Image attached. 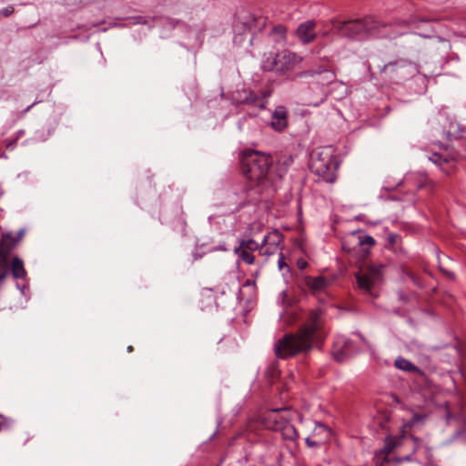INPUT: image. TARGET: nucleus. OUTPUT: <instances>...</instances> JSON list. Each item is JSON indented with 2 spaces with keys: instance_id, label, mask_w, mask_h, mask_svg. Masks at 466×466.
<instances>
[{
  "instance_id": "obj_45",
  "label": "nucleus",
  "mask_w": 466,
  "mask_h": 466,
  "mask_svg": "<svg viewBox=\"0 0 466 466\" xmlns=\"http://www.w3.org/2000/svg\"><path fill=\"white\" fill-rule=\"evenodd\" d=\"M451 416H452V415H451V412L450 410H448V412H447V417H448V419L451 418Z\"/></svg>"
},
{
  "instance_id": "obj_48",
  "label": "nucleus",
  "mask_w": 466,
  "mask_h": 466,
  "mask_svg": "<svg viewBox=\"0 0 466 466\" xmlns=\"http://www.w3.org/2000/svg\"><path fill=\"white\" fill-rule=\"evenodd\" d=\"M306 266V262L300 263L299 267L304 268Z\"/></svg>"
},
{
  "instance_id": "obj_9",
  "label": "nucleus",
  "mask_w": 466,
  "mask_h": 466,
  "mask_svg": "<svg viewBox=\"0 0 466 466\" xmlns=\"http://www.w3.org/2000/svg\"><path fill=\"white\" fill-rule=\"evenodd\" d=\"M283 411H286V409L271 410L267 416L268 427L272 431H279L283 439L295 441L299 439V433Z\"/></svg>"
},
{
  "instance_id": "obj_19",
  "label": "nucleus",
  "mask_w": 466,
  "mask_h": 466,
  "mask_svg": "<svg viewBox=\"0 0 466 466\" xmlns=\"http://www.w3.org/2000/svg\"><path fill=\"white\" fill-rule=\"evenodd\" d=\"M297 35L304 44H309L315 38V22L308 20L300 24L297 28Z\"/></svg>"
},
{
  "instance_id": "obj_23",
  "label": "nucleus",
  "mask_w": 466,
  "mask_h": 466,
  "mask_svg": "<svg viewBox=\"0 0 466 466\" xmlns=\"http://www.w3.org/2000/svg\"><path fill=\"white\" fill-rule=\"evenodd\" d=\"M11 273L16 279H24L26 277V271L24 268V263L18 257L13 258L11 264Z\"/></svg>"
},
{
  "instance_id": "obj_35",
  "label": "nucleus",
  "mask_w": 466,
  "mask_h": 466,
  "mask_svg": "<svg viewBox=\"0 0 466 466\" xmlns=\"http://www.w3.org/2000/svg\"><path fill=\"white\" fill-rule=\"evenodd\" d=\"M314 431H319V432L326 431V432L329 433V428L325 424H323L321 422H317L316 426H315V429H314Z\"/></svg>"
},
{
  "instance_id": "obj_41",
  "label": "nucleus",
  "mask_w": 466,
  "mask_h": 466,
  "mask_svg": "<svg viewBox=\"0 0 466 466\" xmlns=\"http://www.w3.org/2000/svg\"><path fill=\"white\" fill-rule=\"evenodd\" d=\"M308 106H317L319 105V102H309L307 104Z\"/></svg>"
},
{
  "instance_id": "obj_27",
  "label": "nucleus",
  "mask_w": 466,
  "mask_h": 466,
  "mask_svg": "<svg viewBox=\"0 0 466 466\" xmlns=\"http://www.w3.org/2000/svg\"><path fill=\"white\" fill-rule=\"evenodd\" d=\"M267 125L279 132L287 127L288 122L287 118H270V120L267 122Z\"/></svg>"
},
{
  "instance_id": "obj_15",
  "label": "nucleus",
  "mask_w": 466,
  "mask_h": 466,
  "mask_svg": "<svg viewBox=\"0 0 466 466\" xmlns=\"http://www.w3.org/2000/svg\"><path fill=\"white\" fill-rule=\"evenodd\" d=\"M429 160L438 166L443 173L451 175L456 167L457 156L453 152H433Z\"/></svg>"
},
{
  "instance_id": "obj_34",
  "label": "nucleus",
  "mask_w": 466,
  "mask_h": 466,
  "mask_svg": "<svg viewBox=\"0 0 466 466\" xmlns=\"http://www.w3.org/2000/svg\"><path fill=\"white\" fill-rule=\"evenodd\" d=\"M15 12V8L12 5L6 6L3 9H0V18L2 16L7 17Z\"/></svg>"
},
{
  "instance_id": "obj_10",
  "label": "nucleus",
  "mask_w": 466,
  "mask_h": 466,
  "mask_svg": "<svg viewBox=\"0 0 466 466\" xmlns=\"http://www.w3.org/2000/svg\"><path fill=\"white\" fill-rule=\"evenodd\" d=\"M384 265L371 264L356 274L358 288L365 294L372 295V289L382 280Z\"/></svg>"
},
{
  "instance_id": "obj_20",
  "label": "nucleus",
  "mask_w": 466,
  "mask_h": 466,
  "mask_svg": "<svg viewBox=\"0 0 466 466\" xmlns=\"http://www.w3.org/2000/svg\"><path fill=\"white\" fill-rule=\"evenodd\" d=\"M305 284L313 294H317L324 291L329 286L330 281L322 276L315 278L307 277L305 279Z\"/></svg>"
},
{
  "instance_id": "obj_29",
  "label": "nucleus",
  "mask_w": 466,
  "mask_h": 466,
  "mask_svg": "<svg viewBox=\"0 0 466 466\" xmlns=\"http://www.w3.org/2000/svg\"><path fill=\"white\" fill-rule=\"evenodd\" d=\"M400 240H401V238L400 235L396 234V233H390L388 234L387 236V241H388V244L394 249L396 250V248L400 246Z\"/></svg>"
},
{
  "instance_id": "obj_12",
  "label": "nucleus",
  "mask_w": 466,
  "mask_h": 466,
  "mask_svg": "<svg viewBox=\"0 0 466 466\" xmlns=\"http://www.w3.org/2000/svg\"><path fill=\"white\" fill-rule=\"evenodd\" d=\"M398 446H411V454H414L424 447V442L421 439L412 435L390 436L385 440L382 452L388 455Z\"/></svg>"
},
{
  "instance_id": "obj_1",
  "label": "nucleus",
  "mask_w": 466,
  "mask_h": 466,
  "mask_svg": "<svg viewBox=\"0 0 466 466\" xmlns=\"http://www.w3.org/2000/svg\"><path fill=\"white\" fill-rule=\"evenodd\" d=\"M241 171L248 179L244 192L246 202H255L267 189L275 187V184L287 173L293 162L291 156H282L273 164L270 156L256 150H245L239 155Z\"/></svg>"
},
{
  "instance_id": "obj_39",
  "label": "nucleus",
  "mask_w": 466,
  "mask_h": 466,
  "mask_svg": "<svg viewBox=\"0 0 466 466\" xmlns=\"http://www.w3.org/2000/svg\"><path fill=\"white\" fill-rule=\"evenodd\" d=\"M16 288L21 291L23 295H25V290L26 289L25 285H20L19 283H16Z\"/></svg>"
},
{
  "instance_id": "obj_13",
  "label": "nucleus",
  "mask_w": 466,
  "mask_h": 466,
  "mask_svg": "<svg viewBox=\"0 0 466 466\" xmlns=\"http://www.w3.org/2000/svg\"><path fill=\"white\" fill-rule=\"evenodd\" d=\"M25 233V228H21L16 233V236L13 232H4L2 234V239L0 242V264L4 265L9 262V256L17 243L24 238Z\"/></svg>"
},
{
  "instance_id": "obj_47",
  "label": "nucleus",
  "mask_w": 466,
  "mask_h": 466,
  "mask_svg": "<svg viewBox=\"0 0 466 466\" xmlns=\"http://www.w3.org/2000/svg\"><path fill=\"white\" fill-rule=\"evenodd\" d=\"M17 134H18V136H22V135L24 134V131H23V130H19V131L17 132Z\"/></svg>"
},
{
  "instance_id": "obj_38",
  "label": "nucleus",
  "mask_w": 466,
  "mask_h": 466,
  "mask_svg": "<svg viewBox=\"0 0 466 466\" xmlns=\"http://www.w3.org/2000/svg\"><path fill=\"white\" fill-rule=\"evenodd\" d=\"M456 416H458V418L461 420L464 418V409L462 406L460 408V410L458 411Z\"/></svg>"
},
{
  "instance_id": "obj_40",
  "label": "nucleus",
  "mask_w": 466,
  "mask_h": 466,
  "mask_svg": "<svg viewBox=\"0 0 466 466\" xmlns=\"http://www.w3.org/2000/svg\"><path fill=\"white\" fill-rule=\"evenodd\" d=\"M441 270L445 275H447L449 278H451V279H453V278H454V274H453L452 272H450V271H448V270H445V269H443V268H441Z\"/></svg>"
},
{
  "instance_id": "obj_16",
  "label": "nucleus",
  "mask_w": 466,
  "mask_h": 466,
  "mask_svg": "<svg viewBox=\"0 0 466 466\" xmlns=\"http://www.w3.org/2000/svg\"><path fill=\"white\" fill-rule=\"evenodd\" d=\"M356 352L357 349L351 339L344 336H339L336 339L332 351L336 360L342 362Z\"/></svg>"
},
{
  "instance_id": "obj_21",
  "label": "nucleus",
  "mask_w": 466,
  "mask_h": 466,
  "mask_svg": "<svg viewBox=\"0 0 466 466\" xmlns=\"http://www.w3.org/2000/svg\"><path fill=\"white\" fill-rule=\"evenodd\" d=\"M449 120V126H443V133L449 140L457 139L461 137L464 132V127L459 124L456 118H447Z\"/></svg>"
},
{
  "instance_id": "obj_2",
  "label": "nucleus",
  "mask_w": 466,
  "mask_h": 466,
  "mask_svg": "<svg viewBox=\"0 0 466 466\" xmlns=\"http://www.w3.org/2000/svg\"><path fill=\"white\" fill-rule=\"evenodd\" d=\"M410 24V20H396L393 25L378 21L372 16L350 20H331V31L340 37L351 40L373 38L395 39L403 35L404 32L389 30L392 26L404 27Z\"/></svg>"
},
{
  "instance_id": "obj_36",
  "label": "nucleus",
  "mask_w": 466,
  "mask_h": 466,
  "mask_svg": "<svg viewBox=\"0 0 466 466\" xmlns=\"http://www.w3.org/2000/svg\"><path fill=\"white\" fill-rule=\"evenodd\" d=\"M0 418L2 419V420H0V431H2L3 429L8 427V421L6 418L2 416H0Z\"/></svg>"
},
{
  "instance_id": "obj_22",
  "label": "nucleus",
  "mask_w": 466,
  "mask_h": 466,
  "mask_svg": "<svg viewBox=\"0 0 466 466\" xmlns=\"http://www.w3.org/2000/svg\"><path fill=\"white\" fill-rule=\"evenodd\" d=\"M268 38L276 44L284 43L286 38V27L279 24L273 25L268 34Z\"/></svg>"
},
{
  "instance_id": "obj_17",
  "label": "nucleus",
  "mask_w": 466,
  "mask_h": 466,
  "mask_svg": "<svg viewBox=\"0 0 466 466\" xmlns=\"http://www.w3.org/2000/svg\"><path fill=\"white\" fill-rule=\"evenodd\" d=\"M127 19L129 20L132 25H146L149 28L158 25H168L170 27L175 28L179 24V21L173 18L162 16L135 15Z\"/></svg>"
},
{
  "instance_id": "obj_5",
  "label": "nucleus",
  "mask_w": 466,
  "mask_h": 466,
  "mask_svg": "<svg viewBox=\"0 0 466 466\" xmlns=\"http://www.w3.org/2000/svg\"><path fill=\"white\" fill-rule=\"evenodd\" d=\"M267 21V17L260 12L239 14L233 25L234 44L240 46L248 42L252 45L254 34L262 31L266 27Z\"/></svg>"
},
{
  "instance_id": "obj_28",
  "label": "nucleus",
  "mask_w": 466,
  "mask_h": 466,
  "mask_svg": "<svg viewBox=\"0 0 466 466\" xmlns=\"http://www.w3.org/2000/svg\"><path fill=\"white\" fill-rule=\"evenodd\" d=\"M395 366L399 370L404 371H411L416 369V367L408 360L399 357L395 360Z\"/></svg>"
},
{
  "instance_id": "obj_49",
  "label": "nucleus",
  "mask_w": 466,
  "mask_h": 466,
  "mask_svg": "<svg viewBox=\"0 0 466 466\" xmlns=\"http://www.w3.org/2000/svg\"><path fill=\"white\" fill-rule=\"evenodd\" d=\"M306 266V262L300 263L299 267L304 268Z\"/></svg>"
},
{
  "instance_id": "obj_42",
  "label": "nucleus",
  "mask_w": 466,
  "mask_h": 466,
  "mask_svg": "<svg viewBox=\"0 0 466 466\" xmlns=\"http://www.w3.org/2000/svg\"><path fill=\"white\" fill-rule=\"evenodd\" d=\"M306 114H311V113H310V112H308V111H306V110H303V111H301V112H300V115H301L302 116H304Z\"/></svg>"
},
{
  "instance_id": "obj_4",
  "label": "nucleus",
  "mask_w": 466,
  "mask_h": 466,
  "mask_svg": "<svg viewBox=\"0 0 466 466\" xmlns=\"http://www.w3.org/2000/svg\"><path fill=\"white\" fill-rule=\"evenodd\" d=\"M319 328V313L311 316V323L303 326L297 333L286 334L275 345L278 358H289L299 353H307L314 343L315 334Z\"/></svg>"
},
{
  "instance_id": "obj_46",
  "label": "nucleus",
  "mask_w": 466,
  "mask_h": 466,
  "mask_svg": "<svg viewBox=\"0 0 466 466\" xmlns=\"http://www.w3.org/2000/svg\"><path fill=\"white\" fill-rule=\"evenodd\" d=\"M13 144H14V142H9V143H7L6 147L9 148L13 146Z\"/></svg>"
},
{
  "instance_id": "obj_44",
  "label": "nucleus",
  "mask_w": 466,
  "mask_h": 466,
  "mask_svg": "<svg viewBox=\"0 0 466 466\" xmlns=\"http://www.w3.org/2000/svg\"><path fill=\"white\" fill-rule=\"evenodd\" d=\"M127 351H128V352L133 351V347H132V346H128V347H127Z\"/></svg>"
},
{
  "instance_id": "obj_8",
  "label": "nucleus",
  "mask_w": 466,
  "mask_h": 466,
  "mask_svg": "<svg viewBox=\"0 0 466 466\" xmlns=\"http://www.w3.org/2000/svg\"><path fill=\"white\" fill-rule=\"evenodd\" d=\"M301 62V57L289 50H282L276 54L269 53L262 60L264 71L275 72L281 76H289Z\"/></svg>"
},
{
  "instance_id": "obj_37",
  "label": "nucleus",
  "mask_w": 466,
  "mask_h": 466,
  "mask_svg": "<svg viewBox=\"0 0 466 466\" xmlns=\"http://www.w3.org/2000/svg\"><path fill=\"white\" fill-rule=\"evenodd\" d=\"M306 443L309 447H317L319 446V442L311 441L309 437L306 439Z\"/></svg>"
},
{
  "instance_id": "obj_33",
  "label": "nucleus",
  "mask_w": 466,
  "mask_h": 466,
  "mask_svg": "<svg viewBox=\"0 0 466 466\" xmlns=\"http://www.w3.org/2000/svg\"><path fill=\"white\" fill-rule=\"evenodd\" d=\"M288 116V110L283 106H277L271 115V116Z\"/></svg>"
},
{
  "instance_id": "obj_14",
  "label": "nucleus",
  "mask_w": 466,
  "mask_h": 466,
  "mask_svg": "<svg viewBox=\"0 0 466 466\" xmlns=\"http://www.w3.org/2000/svg\"><path fill=\"white\" fill-rule=\"evenodd\" d=\"M375 244L374 238L361 231H354L345 238L342 243V248L346 252L351 253L356 248L367 251L365 246L371 247Z\"/></svg>"
},
{
  "instance_id": "obj_31",
  "label": "nucleus",
  "mask_w": 466,
  "mask_h": 466,
  "mask_svg": "<svg viewBox=\"0 0 466 466\" xmlns=\"http://www.w3.org/2000/svg\"><path fill=\"white\" fill-rule=\"evenodd\" d=\"M425 418H426V416L424 414L414 413L412 415L411 419L407 423V426L410 427V426H413V425H415L417 423L422 422Z\"/></svg>"
},
{
  "instance_id": "obj_32",
  "label": "nucleus",
  "mask_w": 466,
  "mask_h": 466,
  "mask_svg": "<svg viewBox=\"0 0 466 466\" xmlns=\"http://www.w3.org/2000/svg\"><path fill=\"white\" fill-rule=\"evenodd\" d=\"M278 267L280 271L286 270V272H289V266L285 262V258L282 253H279Z\"/></svg>"
},
{
  "instance_id": "obj_25",
  "label": "nucleus",
  "mask_w": 466,
  "mask_h": 466,
  "mask_svg": "<svg viewBox=\"0 0 466 466\" xmlns=\"http://www.w3.org/2000/svg\"><path fill=\"white\" fill-rule=\"evenodd\" d=\"M238 249H245L247 251L254 252L256 250L261 249V244L258 243L252 238L240 239L238 244Z\"/></svg>"
},
{
  "instance_id": "obj_11",
  "label": "nucleus",
  "mask_w": 466,
  "mask_h": 466,
  "mask_svg": "<svg viewBox=\"0 0 466 466\" xmlns=\"http://www.w3.org/2000/svg\"><path fill=\"white\" fill-rule=\"evenodd\" d=\"M301 77H311L318 85L324 86L332 83L336 78L334 65L329 60H323L313 65L299 75Z\"/></svg>"
},
{
  "instance_id": "obj_43",
  "label": "nucleus",
  "mask_w": 466,
  "mask_h": 466,
  "mask_svg": "<svg viewBox=\"0 0 466 466\" xmlns=\"http://www.w3.org/2000/svg\"><path fill=\"white\" fill-rule=\"evenodd\" d=\"M32 106L33 105L26 106V108L23 111V113H26Z\"/></svg>"
},
{
  "instance_id": "obj_18",
  "label": "nucleus",
  "mask_w": 466,
  "mask_h": 466,
  "mask_svg": "<svg viewBox=\"0 0 466 466\" xmlns=\"http://www.w3.org/2000/svg\"><path fill=\"white\" fill-rule=\"evenodd\" d=\"M283 239L282 234L278 230H273L264 236L261 242L260 254L269 257L278 252L279 245Z\"/></svg>"
},
{
  "instance_id": "obj_24",
  "label": "nucleus",
  "mask_w": 466,
  "mask_h": 466,
  "mask_svg": "<svg viewBox=\"0 0 466 466\" xmlns=\"http://www.w3.org/2000/svg\"><path fill=\"white\" fill-rule=\"evenodd\" d=\"M234 254L238 256V260L242 261L248 265H252L255 262V256L253 252L247 251L243 248L238 249V247L234 248Z\"/></svg>"
},
{
  "instance_id": "obj_6",
  "label": "nucleus",
  "mask_w": 466,
  "mask_h": 466,
  "mask_svg": "<svg viewBox=\"0 0 466 466\" xmlns=\"http://www.w3.org/2000/svg\"><path fill=\"white\" fill-rule=\"evenodd\" d=\"M338 166L335 149L330 146L316 148L309 155L310 171L325 182L335 181Z\"/></svg>"
},
{
  "instance_id": "obj_7",
  "label": "nucleus",
  "mask_w": 466,
  "mask_h": 466,
  "mask_svg": "<svg viewBox=\"0 0 466 466\" xmlns=\"http://www.w3.org/2000/svg\"><path fill=\"white\" fill-rule=\"evenodd\" d=\"M377 67L380 79L395 84L408 80L419 72L417 65L405 58H398L382 66L378 65Z\"/></svg>"
},
{
  "instance_id": "obj_26",
  "label": "nucleus",
  "mask_w": 466,
  "mask_h": 466,
  "mask_svg": "<svg viewBox=\"0 0 466 466\" xmlns=\"http://www.w3.org/2000/svg\"><path fill=\"white\" fill-rule=\"evenodd\" d=\"M208 223L214 227L217 230L222 231L223 225L226 223V219L223 216H218L216 214H212L208 217Z\"/></svg>"
},
{
  "instance_id": "obj_3",
  "label": "nucleus",
  "mask_w": 466,
  "mask_h": 466,
  "mask_svg": "<svg viewBox=\"0 0 466 466\" xmlns=\"http://www.w3.org/2000/svg\"><path fill=\"white\" fill-rule=\"evenodd\" d=\"M270 95V90L255 92L245 86H237L234 91L226 94L224 88L220 87L218 97L208 99L207 105L209 108H215L217 106L227 107L231 105L247 110L248 116H255L258 111L266 107Z\"/></svg>"
},
{
  "instance_id": "obj_30",
  "label": "nucleus",
  "mask_w": 466,
  "mask_h": 466,
  "mask_svg": "<svg viewBox=\"0 0 466 466\" xmlns=\"http://www.w3.org/2000/svg\"><path fill=\"white\" fill-rule=\"evenodd\" d=\"M397 448H401V449H403L404 451H408V453H407L405 456H403V457H399V458H397V459H396V461H397L398 462H402V461H413V460H412V455H413V454H411V446H398Z\"/></svg>"
}]
</instances>
